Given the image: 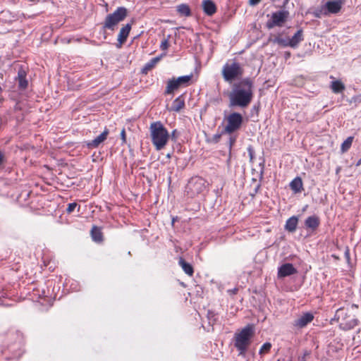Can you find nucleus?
<instances>
[{
	"mask_svg": "<svg viewBox=\"0 0 361 361\" xmlns=\"http://www.w3.org/2000/svg\"><path fill=\"white\" fill-rule=\"evenodd\" d=\"M319 218L316 215L310 216L307 217L305 221V227L307 228L312 230V231H316L319 227Z\"/></svg>",
	"mask_w": 361,
	"mask_h": 361,
	"instance_id": "obj_16",
	"label": "nucleus"
},
{
	"mask_svg": "<svg viewBox=\"0 0 361 361\" xmlns=\"http://www.w3.org/2000/svg\"><path fill=\"white\" fill-rule=\"evenodd\" d=\"M169 47V41L168 38H164L160 44V49L163 51H166Z\"/></svg>",
	"mask_w": 361,
	"mask_h": 361,
	"instance_id": "obj_31",
	"label": "nucleus"
},
{
	"mask_svg": "<svg viewBox=\"0 0 361 361\" xmlns=\"http://www.w3.org/2000/svg\"><path fill=\"white\" fill-rule=\"evenodd\" d=\"M289 40L290 47L293 49L298 47V44L304 40L303 30L299 29Z\"/></svg>",
	"mask_w": 361,
	"mask_h": 361,
	"instance_id": "obj_19",
	"label": "nucleus"
},
{
	"mask_svg": "<svg viewBox=\"0 0 361 361\" xmlns=\"http://www.w3.org/2000/svg\"><path fill=\"white\" fill-rule=\"evenodd\" d=\"M226 125L224 128L223 133L232 134L238 130L243 122V116L238 112L230 114L226 118Z\"/></svg>",
	"mask_w": 361,
	"mask_h": 361,
	"instance_id": "obj_11",
	"label": "nucleus"
},
{
	"mask_svg": "<svg viewBox=\"0 0 361 361\" xmlns=\"http://www.w3.org/2000/svg\"><path fill=\"white\" fill-rule=\"evenodd\" d=\"M152 145L157 151L163 149L169 142L170 135L161 121L153 122L149 126Z\"/></svg>",
	"mask_w": 361,
	"mask_h": 361,
	"instance_id": "obj_3",
	"label": "nucleus"
},
{
	"mask_svg": "<svg viewBox=\"0 0 361 361\" xmlns=\"http://www.w3.org/2000/svg\"><path fill=\"white\" fill-rule=\"evenodd\" d=\"M159 59H160L159 57L153 58L149 63H147L145 65V69H147V70L152 69L156 65V63L159 61Z\"/></svg>",
	"mask_w": 361,
	"mask_h": 361,
	"instance_id": "obj_30",
	"label": "nucleus"
},
{
	"mask_svg": "<svg viewBox=\"0 0 361 361\" xmlns=\"http://www.w3.org/2000/svg\"><path fill=\"white\" fill-rule=\"evenodd\" d=\"M26 75L27 73L25 71L23 68H20L18 71V76L16 78V80L18 82V87L20 89L25 90L28 85Z\"/></svg>",
	"mask_w": 361,
	"mask_h": 361,
	"instance_id": "obj_17",
	"label": "nucleus"
},
{
	"mask_svg": "<svg viewBox=\"0 0 361 361\" xmlns=\"http://www.w3.org/2000/svg\"><path fill=\"white\" fill-rule=\"evenodd\" d=\"M344 256H345V258L347 262L350 263V249H349L348 247H345V252H344Z\"/></svg>",
	"mask_w": 361,
	"mask_h": 361,
	"instance_id": "obj_33",
	"label": "nucleus"
},
{
	"mask_svg": "<svg viewBox=\"0 0 361 361\" xmlns=\"http://www.w3.org/2000/svg\"><path fill=\"white\" fill-rule=\"evenodd\" d=\"M353 141V137H348L341 145V149L342 152H347L351 147Z\"/></svg>",
	"mask_w": 361,
	"mask_h": 361,
	"instance_id": "obj_28",
	"label": "nucleus"
},
{
	"mask_svg": "<svg viewBox=\"0 0 361 361\" xmlns=\"http://www.w3.org/2000/svg\"><path fill=\"white\" fill-rule=\"evenodd\" d=\"M227 292L231 295H235L238 292V288H234L233 289H229V290H227Z\"/></svg>",
	"mask_w": 361,
	"mask_h": 361,
	"instance_id": "obj_36",
	"label": "nucleus"
},
{
	"mask_svg": "<svg viewBox=\"0 0 361 361\" xmlns=\"http://www.w3.org/2000/svg\"><path fill=\"white\" fill-rule=\"evenodd\" d=\"M185 107V99L183 95L178 97L173 101L170 110L178 112Z\"/></svg>",
	"mask_w": 361,
	"mask_h": 361,
	"instance_id": "obj_22",
	"label": "nucleus"
},
{
	"mask_svg": "<svg viewBox=\"0 0 361 361\" xmlns=\"http://www.w3.org/2000/svg\"><path fill=\"white\" fill-rule=\"evenodd\" d=\"M361 164V159L358 160L357 163V166H360Z\"/></svg>",
	"mask_w": 361,
	"mask_h": 361,
	"instance_id": "obj_41",
	"label": "nucleus"
},
{
	"mask_svg": "<svg viewBox=\"0 0 361 361\" xmlns=\"http://www.w3.org/2000/svg\"><path fill=\"white\" fill-rule=\"evenodd\" d=\"M298 224V218L296 216H293L287 219L285 224V229L288 232L293 233L296 231Z\"/></svg>",
	"mask_w": 361,
	"mask_h": 361,
	"instance_id": "obj_23",
	"label": "nucleus"
},
{
	"mask_svg": "<svg viewBox=\"0 0 361 361\" xmlns=\"http://www.w3.org/2000/svg\"><path fill=\"white\" fill-rule=\"evenodd\" d=\"M202 8L204 13L209 16H213L216 12V6L212 0H204Z\"/></svg>",
	"mask_w": 361,
	"mask_h": 361,
	"instance_id": "obj_18",
	"label": "nucleus"
},
{
	"mask_svg": "<svg viewBox=\"0 0 361 361\" xmlns=\"http://www.w3.org/2000/svg\"><path fill=\"white\" fill-rule=\"evenodd\" d=\"M330 87L332 92L335 94L341 93L345 89V85L340 80L332 81L331 82Z\"/></svg>",
	"mask_w": 361,
	"mask_h": 361,
	"instance_id": "obj_25",
	"label": "nucleus"
},
{
	"mask_svg": "<svg viewBox=\"0 0 361 361\" xmlns=\"http://www.w3.org/2000/svg\"><path fill=\"white\" fill-rule=\"evenodd\" d=\"M290 188L294 193H300L304 190L303 183L300 177H295L290 183Z\"/></svg>",
	"mask_w": 361,
	"mask_h": 361,
	"instance_id": "obj_21",
	"label": "nucleus"
},
{
	"mask_svg": "<svg viewBox=\"0 0 361 361\" xmlns=\"http://www.w3.org/2000/svg\"><path fill=\"white\" fill-rule=\"evenodd\" d=\"M176 130H174L173 131V133H172V135H176Z\"/></svg>",
	"mask_w": 361,
	"mask_h": 361,
	"instance_id": "obj_42",
	"label": "nucleus"
},
{
	"mask_svg": "<svg viewBox=\"0 0 361 361\" xmlns=\"http://www.w3.org/2000/svg\"><path fill=\"white\" fill-rule=\"evenodd\" d=\"M121 138L122 140L123 144L126 142V133L125 128H123L121 132Z\"/></svg>",
	"mask_w": 361,
	"mask_h": 361,
	"instance_id": "obj_35",
	"label": "nucleus"
},
{
	"mask_svg": "<svg viewBox=\"0 0 361 361\" xmlns=\"http://www.w3.org/2000/svg\"><path fill=\"white\" fill-rule=\"evenodd\" d=\"M342 6L343 2L341 0L329 1L321 6L315 8L312 11V15L315 18H320L322 16L336 14L341 11Z\"/></svg>",
	"mask_w": 361,
	"mask_h": 361,
	"instance_id": "obj_7",
	"label": "nucleus"
},
{
	"mask_svg": "<svg viewBox=\"0 0 361 361\" xmlns=\"http://www.w3.org/2000/svg\"><path fill=\"white\" fill-rule=\"evenodd\" d=\"M220 137H221V135H216L214 136V139H215L216 142H218L219 140L220 139Z\"/></svg>",
	"mask_w": 361,
	"mask_h": 361,
	"instance_id": "obj_39",
	"label": "nucleus"
},
{
	"mask_svg": "<svg viewBox=\"0 0 361 361\" xmlns=\"http://www.w3.org/2000/svg\"><path fill=\"white\" fill-rule=\"evenodd\" d=\"M4 154L0 152V166L4 163Z\"/></svg>",
	"mask_w": 361,
	"mask_h": 361,
	"instance_id": "obj_37",
	"label": "nucleus"
},
{
	"mask_svg": "<svg viewBox=\"0 0 361 361\" xmlns=\"http://www.w3.org/2000/svg\"><path fill=\"white\" fill-rule=\"evenodd\" d=\"M109 134V130L105 128L104 130L97 137L92 140L91 142L87 143V146L89 147L97 148L99 145L102 143L106 138L108 135Z\"/></svg>",
	"mask_w": 361,
	"mask_h": 361,
	"instance_id": "obj_15",
	"label": "nucleus"
},
{
	"mask_svg": "<svg viewBox=\"0 0 361 361\" xmlns=\"http://www.w3.org/2000/svg\"><path fill=\"white\" fill-rule=\"evenodd\" d=\"M128 15V9L123 6L118 7L112 13L108 14L102 23L104 31L114 32L119 23L122 22Z\"/></svg>",
	"mask_w": 361,
	"mask_h": 361,
	"instance_id": "obj_6",
	"label": "nucleus"
},
{
	"mask_svg": "<svg viewBox=\"0 0 361 361\" xmlns=\"http://www.w3.org/2000/svg\"><path fill=\"white\" fill-rule=\"evenodd\" d=\"M358 305L352 304L350 306L341 307L337 310L335 319L339 322L341 329L348 331L355 328L358 324L357 313Z\"/></svg>",
	"mask_w": 361,
	"mask_h": 361,
	"instance_id": "obj_2",
	"label": "nucleus"
},
{
	"mask_svg": "<svg viewBox=\"0 0 361 361\" xmlns=\"http://www.w3.org/2000/svg\"><path fill=\"white\" fill-rule=\"evenodd\" d=\"M244 74V68L236 60L228 61L222 67L221 75L225 82L231 83Z\"/></svg>",
	"mask_w": 361,
	"mask_h": 361,
	"instance_id": "obj_5",
	"label": "nucleus"
},
{
	"mask_svg": "<svg viewBox=\"0 0 361 361\" xmlns=\"http://www.w3.org/2000/svg\"><path fill=\"white\" fill-rule=\"evenodd\" d=\"M206 189V180L201 177L196 176L190 179L185 187L186 195L193 198Z\"/></svg>",
	"mask_w": 361,
	"mask_h": 361,
	"instance_id": "obj_9",
	"label": "nucleus"
},
{
	"mask_svg": "<svg viewBox=\"0 0 361 361\" xmlns=\"http://www.w3.org/2000/svg\"><path fill=\"white\" fill-rule=\"evenodd\" d=\"M288 11L283 9L271 13V18L266 23V27L271 30L275 27H281L284 26L289 18Z\"/></svg>",
	"mask_w": 361,
	"mask_h": 361,
	"instance_id": "obj_10",
	"label": "nucleus"
},
{
	"mask_svg": "<svg viewBox=\"0 0 361 361\" xmlns=\"http://www.w3.org/2000/svg\"><path fill=\"white\" fill-rule=\"evenodd\" d=\"M231 106L246 108L250 105L254 97V82L250 78H245L233 83L228 93Z\"/></svg>",
	"mask_w": 361,
	"mask_h": 361,
	"instance_id": "obj_1",
	"label": "nucleus"
},
{
	"mask_svg": "<svg viewBox=\"0 0 361 361\" xmlns=\"http://www.w3.org/2000/svg\"><path fill=\"white\" fill-rule=\"evenodd\" d=\"M132 28V24L131 23H127L125 25H123L118 35L117 40L118 44H116L117 48H121L122 45L126 42L128 37L130 34V32Z\"/></svg>",
	"mask_w": 361,
	"mask_h": 361,
	"instance_id": "obj_12",
	"label": "nucleus"
},
{
	"mask_svg": "<svg viewBox=\"0 0 361 361\" xmlns=\"http://www.w3.org/2000/svg\"><path fill=\"white\" fill-rule=\"evenodd\" d=\"M332 257L335 258L336 259H339V257L336 256V255H333Z\"/></svg>",
	"mask_w": 361,
	"mask_h": 361,
	"instance_id": "obj_40",
	"label": "nucleus"
},
{
	"mask_svg": "<svg viewBox=\"0 0 361 361\" xmlns=\"http://www.w3.org/2000/svg\"><path fill=\"white\" fill-rule=\"evenodd\" d=\"M236 141V136L231 135L229 137V148L231 149L233 145L235 144Z\"/></svg>",
	"mask_w": 361,
	"mask_h": 361,
	"instance_id": "obj_34",
	"label": "nucleus"
},
{
	"mask_svg": "<svg viewBox=\"0 0 361 361\" xmlns=\"http://www.w3.org/2000/svg\"><path fill=\"white\" fill-rule=\"evenodd\" d=\"M271 348V344L269 342L264 343L261 347L259 353L260 355H263L265 353H268Z\"/></svg>",
	"mask_w": 361,
	"mask_h": 361,
	"instance_id": "obj_29",
	"label": "nucleus"
},
{
	"mask_svg": "<svg viewBox=\"0 0 361 361\" xmlns=\"http://www.w3.org/2000/svg\"><path fill=\"white\" fill-rule=\"evenodd\" d=\"M193 78L192 73L188 75L180 76L178 78H172L169 80L166 84L165 94H172L180 87H186L192 84Z\"/></svg>",
	"mask_w": 361,
	"mask_h": 361,
	"instance_id": "obj_8",
	"label": "nucleus"
},
{
	"mask_svg": "<svg viewBox=\"0 0 361 361\" xmlns=\"http://www.w3.org/2000/svg\"><path fill=\"white\" fill-rule=\"evenodd\" d=\"M261 1V0H250V4L251 5H256L259 4Z\"/></svg>",
	"mask_w": 361,
	"mask_h": 361,
	"instance_id": "obj_38",
	"label": "nucleus"
},
{
	"mask_svg": "<svg viewBox=\"0 0 361 361\" xmlns=\"http://www.w3.org/2000/svg\"><path fill=\"white\" fill-rule=\"evenodd\" d=\"M90 235L93 241L97 243H101L104 240V235L102 232V228L97 226H93L92 227Z\"/></svg>",
	"mask_w": 361,
	"mask_h": 361,
	"instance_id": "obj_20",
	"label": "nucleus"
},
{
	"mask_svg": "<svg viewBox=\"0 0 361 361\" xmlns=\"http://www.w3.org/2000/svg\"><path fill=\"white\" fill-rule=\"evenodd\" d=\"M313 319L314 315L312 313L305 312L294 321L293 325L298 329H302L312 322Z\"/></svg>",
	"mask_w": 361,
	"mask_h": 361,
	"instance_id": "obj_13",
	"label": "nucleus"
},
{
	"mask_svg": "<svg viewBox=\"0 0 361 361\" xmlns=\"http://www.w3.org/2000/svg\"><path fill=\"white\" fill-rule=\"evenodd\" d=\"M297 273V269L290 263L281 265L278 269V276L284 278Z\"/></svg>",
	"mask_w": 361,
	"mask_h": 361,
	"instance_id": "obj_14",
	"label": "nucleus"
},
{
	"mask_svg": "<svg viewBox=\"0 0 361 361\" xmlns=\"http://www.w3.org/2000/svg\"><path fill=\"white\" fill-rule=\"evenodd\" d=\"M274 43L278 44L280 46L283 47H289V39H283L281 37V35H277L273 40Z\"/></svg>",
	"mask_w": 361,
	"mask_h": 361,
	"instance_id": "obj_27",
	"label": "nucleus"
},
{
	"mask_svg": "<svg viewBox=\"0 0 361 361\" xmlns=\"http://www.w3.org/2000/svg\"><path fill=\"white\" fill-rule=\"evenodd\" d=\"M77 206H78V204L76 202H73V203L68 204L67 209H66V212L68 214H71L74 211V209L76 208Z\"/></svg>",
	"mask_w": 361,
	"mask_h": 361,
	"instance_id": "obj_32",
	"label": "nucleus"
},
{
	"mask_svg": "<svg viewBox=\"0 0 361 361\" xmlns=\"http://www.w3.org/2000/svg\"><path fill=\"white\" fill-rule=\"evenodd\" d=\"M255 335V328L252 324H247L240 331L234 334V346L239 352V355H245L251 344Z\"/></svg>",
	"mask_w": 361,
	"mask_h": 361,
	"instance_id": "obj_4",
	"label": "nucleus"
},
{
	"mask_svg": "<svg viewBox=\"0 0 361 361\" xmlns=\"http://www.w3.org/2000/svg\"><path fill=\"white\" fill-rule=\"evenodd\" d=\"M178 12L184 16H190L191 15V11L189 6L187 4H180L177 7Z\"/></svg>",
	"mask_w": 361,
	"mask_h": 361,
	"instance_id": "obj_26",
	"label": "nucleus"
},
{
	"mask_svg": "<svg viewBox=\"0 0 361 361\" xmlns=\"http://www.w3.org/2000/svg\"><path fill=\"white\" fill-rule=\"evenodd\" d=\"M178 264L181 267L186 274L189 276H192L194 274V269L190 263L187 262L183 257H180Z\"/></svg>",
	"mask_w": 361,
	"mask_h": 361,
	"instance_id": "obj_24",
	"label": "nucleus"
}]
</instances>
